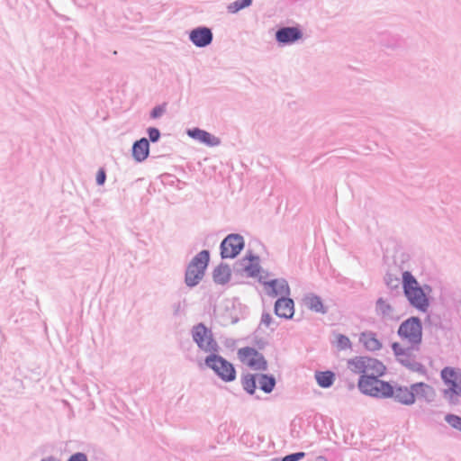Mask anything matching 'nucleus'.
Listing matches in <instances>:
<instances>
[{
    "mask_svg": "<svg viewBox=\"0 0 461 461\" xmlns=\"http://www.w3.org/2000/svg\"><path fill=\"white\" fill-rule=\"evenodd\" d=\"M347 366L350 372L356 375H366L368 373L371 375L384 374L386 367L378 359L369 357H354L348 360Z\"/></svg>",
    "mask_w": 461,
    "mask_h": 461,
    "instance_id": "7ed1b4c3",
    "label": "nucleus"
},
{
    "mask_svg": "<svg viewBox=\"0 0 461 461\" xmlns=\"http://www.w3.org/2000/svg\"><path fill=\"white\" fill-rule=\"evenodd\" d=\"M189 38L195 46L204 47L212 42V33L209 28L199 27L190 32Z\"/></svg>",
    "mask_w": 461,
    "mask_h": 461,
    "instance_id": "9b49d317",
    "label": "nucleus"
},
{
    "mask_svg": "<svg viewBox=\"0 0 461 461\" xmlns=\"http://www.w3.org/2000/svg\"><path fill=\"white\" fill-rule=\"evenodd\" d=\"M412 391L415 401L423 400L425 402H431L436 396V393L433 387L425 383L413 384Z\"/></svg>",
    "mask_w": 461,
    "mask_h": 461,
    "instance_id": "2eb2a0df",
    "label": "nucleus"
},
{
    "mask_svg": "<svg viewBox=\"0 0 461 461\" xmlns=\"http://www.w3.org/2000/svg\"><path fill=\"white\" fill-rule=\"evenodd\" d=\"M237 354L239 360L251 369L265 370L267 368V361L264 357L253 348H241Z\"/></svg>",
    "mask_w": 461,
    "mask_h": 461,
    "instance_id": "6e6552de",
    "label": "nucleus"
},
{
    "mask_svg": "<svg viewBox=\"0 0 461 461\" xmlns=\"http://www.w3.org/2000/svg\"><path fill=\"white\" fill-rule=\"evenodd\" d=\"M252 0H237L228 5V11L230 14H235L240 10L248 7L251 5Z\"/></svg>",
    "mask_w": 461,
    "mask_h": 461,
    "instance_id": "bb28decb",
    "label": "nucleus"
},
{
    "mask_svg": "<svg viewBox=\"0 0 461 461\" xmlns=\"http://www.w3.org/2000/svg\"><path fill=\"white\" fill-rule=\"evenodd\" d=\"M440 376L446 389L444 394L453 397V395L461 396V369L455 367H445L441 370Z\"/></svg>",
    "mask_w": 461,
    "mask_h": 461,
    "instance_id": "423d86ee",
    "label": "nucleus"
},
{
    "mask_svg": "<svg viewBox=\"0 0 461 461\" xmlns=\"http://www.w3.org/2000/svg\"><path fill=\"white\" fill-rule=\"evenodd\" d=\"M399 335L411 343H419L421 339V323L416 317L406 320L399 328Z\"/></svg>",
    "mask_w": 461,
    "mask_h": 461,
    "instance_id": "1a4fd4ad",
    "label": "nucleus"
},
{
    "mask_svg": "<svg viewBox=\"0 0 461 461\" xmlns=\"http://www.w3.org/2000/svg\"><path fill=\"white\" fill-rule=\"evenodd\" d=\"M304 304L305 306L310 309L311 311H314L316 312H325V309L322 303V301L321 298L314 294L307 295L304 298Z\"/></svg>",
    "mask_w": 461,
    "mask_h": 461,
    "instance_id": "412c9836",
    "label": "nucleus"
},
{
    "mask_svg": "<svg viewBox=\"0 0 461 461\" xmlns=\"http://www.w3.org/2000/svg\"><path fill=\"white\" fill-rule=\"evenodd\" d=\"M334 343H335V346L337 347V348L339 350H345V349L351 348V346H352L350 339L342 334H337L335 336Z\"/></svg>",
    "mask_w": 461,
    "mask_h": 461,
    "instance_id": "393cba45",
    "label": "nucleus"
},
{
    "mask_svg": "<svg viewBox=\"0 0 461 461\" xmlns=\"http://www.w3.org/2000/svg\"><path fill=\"white\" fill-rule=\"evenodd\" d=\"M160 136V133L158 129L156 128H150L149 130V137L150 140L157 141Z\"/></svg>",
    "mask_w": 461,
    "mask_h": 461,
    "instance_id": "2f4dec72",
    "label": "nucleus"
},
{
    "mask_svg": "<svg viewBox=\"0 0 461 461\" xmlns=\"http://www.w3.org/2000/svg\"><path fill=\"white\" fill-rule=\"evenodd\" d=\"M276 37L280 43H291L299 40L302 33L297 28L285 27L277 31Z\"/></svg>",
    "mask_w": 461,
    "mask_h": 461,
    "instance_id": "dca6fc26",
    "label": "nucleus"
},
{
    "mask_svg": "<svg viewBox=\"0 0 461 461\" xmlns=\"http://www.w3.org/2000/svg\"><path fill=\"white\" fill-rule=\"evenodd\" d=\"M243 247V238L238 234H230L221 244V256L222 258H233L240 254Z\"/></svg>",
    "mask_w": 461,
    "mask_h": 461,
    "instance_id": "9d476101",
    "label": "nucleus"
},
{
    "mask_svg": "<svg viewBox=\"0 0 461 461\" xmlns=\"http://www.w3.org/2000/svg\"><path fill=\"white\" fill-rule=\"evenodd\" d=\"M402 286L410 303L421 312L429 307V299L416 278L408 271L402 274Z\"/></svg>",
    "mask_w": 461,
    "mask_h": 461,
    "instance_id": "f257e3e1",
    "label": "nucleus"
},
{
    "mask_svg": "<svg viewBox=\"0 0 461 461\" xmlns=\"http://www.w3.org/2000/svg\"><path fill=\"white\" fill-rule=\"evenodd\" d=\"M393 396L397 402L411 405L415 402V397L412 391V384L411 386H398L396 388L392 387V393L389 397Z\"/></svg>",
    "mask_w": 461,
    "mask_h": 461,
    "instance_id": "f8f14e48",
    "label": "nucleus"
},
{
    "mask_svg": "<svg viewBox=\"0 0 461 461\" xmlns=\"http://www.w3.org/2000/svg\"><path fill=\"white\" fill-rule=\"evenodd\" d=\"M105 181V172L104 169H100L96 175V182L98 185H103Z\"/></svg>",
    "mask_w": 461,
    "mask_h": 461,
    "instance_id": "473e14b6",
    "label": "nucleus"
},
{
    "mask_svg": "<svg viewBox=\"0 0 461 461\" xmlns=\"http://www.w3.org/2000/svg\"><path fill=\"white\" fill-rule=\"evenodd\" d=\"M304 456L303 452L288 455L283 458V461H298Z\"/></svg>",
    "mask_w": 461,
    "mask_h": 461,
    "instance_id": "7c9ffc66",
    "label": "nucleus"
},
{
    "mask_svg": "<svg viewBox=\"0 0 461 461\" xmlns=\"http://www.w3.org/2000/svg\"><path fill=\"white\" fill-rule=\"evenodd\" d=\"M261 321L267 327L270 325V323L272 321V317L269 313H266V314L262 315Z\"/></svg>",
    "mask_w": 461,
    "mask_h": 461,
    "instance_id": "f704fd0d",
    "label": "nucleus"
},
{
    "mask_svg": "<svg viewBox=\"0 0 461 461\" xmlns=\"http://www.w3.org/2000/svg\"><path fill=\"white\" fill-rule=\"evenodd\" d=\"M192 335L194 340L202 350L212 354L218 350L217 342L212 338L211 330L206 328L203 323H199L194 327Z\"/></svg>",
    "mask_w": 461,
    "mask_h": 461,
    "instance_id": "0eeeda50",
    "label": "nucleus"
},
{
    "mask_svg": "<svg viewBox=\"0 0 461 461\" xmlns=\"http://www.w3.org/2000/svg\"><path fill=\"white\" fill-rule=\"evenodd\" d=\"M166 111V105L163 104V105H159V106H156L152 112H151V117L152 118H158L159 116H161Z\"/></svg>",
    "mask_w": 461,
    "mask_h": 461,
    "instance_id": "c756f323",
    "label": "nucleus"
},
{
    "mask_svg": "<svg viewBox=\"0 0 461 461\" xmlns=\"http://www.w3.org/2000/svg\"><path fill=\"white\" fill-rule=\"evenodd\" d=\"M187 133L190 137L208 146H217L220 144V140L217 137L205 131L200 129H193L189 130Z\"/></svg>",
    "mask_w": 461,
    "mask_h": 461,
    "instance_id": "f3484780",
    "label": "nucleus"
},
{
    "mask_svg": "<svg viewBox=\"0 0 461 461\" xmlns=\"http://www.w3.org/2000/svg\"><path fill=\"white\" fill-rule=\"evenodd\" d=\"M243 270L249 276H255L259 273L258 258L247 257L242 261Z\"/></svg>",
    "mask_w": 461,
    "mask_h": 461,
    "instance_id": "aec40b11",
    "label": "nucleus"
},
{
    "mask_svg": "<svg viewBox=\"0 0 461 461\" xmlns=\"http://www.w3.org/2000/svg\"><path fill=\"white\" fill-rule=\"evenodd\" d=\"M384 375L368 373L366 375H361L357 383L358 389L363 393L374 397H389V394L392 393L391 384L379 379Z\"/></svg>",
    "mask_w": 461,
    "mask_h": 461,
    "instance_id": "f03ea898",
    "label": "nucleus"
},
{
    "mask_svg": "<svg viewBox=\"0 0 461 461\" xmlns=\"http://www.w3.org/2000/svg\"><path fill=\"white\" fill-rule=\"evenodd\" d=\"M267 294L272 297H285L289 294L290 289L286 281L273 280L265 283Z\"/></svg>",
    "mask_w": 461,
    "mask_h": 461,
    "instance_id": "4468645a",
    "label": "nucleus"
},
{
    "mask_svg": "<svg viewBox=\"0 0 461 461\" xmlns=\"http://www.w3.org/2000/svg\"><path fill=\"white\" fill-rule=\"evenodd\" d=\"M68 461H87L86 455L77 453L73 455Z\"/></svg>",
    "mask_w": 461,
    "mask_h": 461,
    "instance_id": "72a5a7b5",
    "label": "nucleus"
},
{
    "mask_svg": "<svg viewBox=\"0 0 461 461\" xmlns=\"http://www.w3.org/2000/svg\"><path fill=\"white\" fill-rule=\"evenodd\" d=\"M242 385L244 390H246L249 393H254L256 390V380L253 375H246L242 378Z\"/></svg>",
    "mask_w": 461,
    "mask_h": 461,
    "instance_id": "a878e982",
    "label": "nucleus"
},
{
    "mask_svg": "<svg viewBox=\"0 0 461 461\" xmlns=\"http://www.w3.org/2000/svg\"><path fill=\"white\" fill-rule=\"evenodd\" d=\"M446 420L454 428L461 430V418L456 415H447Z\"/></svg>",
    "mask_w": 461,
    "mask_h": 461,
    "instance_id": "cd10ccee",
    "label": "nucleus"
},
{
    "mask_svg": "<svg viewBox=\"0 0 461 461\" xmlns=\"http://www.w3.org/2000/svg\"><path fill=\"white\" fill-rule=\"evenodd\" d=\"M376 306L378 311L383 314H387L391 311V306L383 299H379L377 301Z\"/></svg>",
    "mask_w": 461,
    "mask_h": 461,
    "instance_id": "c85d7f7f",
    "label": "nucleus"
},
{
    "mask_svg": "<svg viewBox=\"0 0 461 461\" xmlns=\"http://www.w3.org/2000/svg\"><path fill=\"white\" fill-rule=\"evenodd\" d=\"M360 342L367 350H378L382 344L373 332H363L360 336Z\"/></svg>",
    "mask_w": 461,
    "mask_h": 461,
    "instance_id": "6ab92c4d",
    "label": "nucleus"
},
{
    "mask_svg": "<svg viewBox=\"0 0 461 461\" xmlns=\"http://www.w3.org/2000/svg\"><path fill=\"white\" fill-rule=\"evenodd\" d=\"M275 312L281 318L291 319L294 314V301L285 296L279 298L275 303Z\"/></svg>",
    "mask_w": 461,
    "mask_h": 461,
    "instance_id": "ddd939ff",
    "label": "nucleus"
},
{
    "mask_svg": "<svg viewBox=\"0 0 461 461\" xmlns=\"http://www.w3.org/2000/svg\"><path fill=\"white\" fill-rule=\"evenodd\" d=\"M230 278V269L228 266H219L213 272V280L218 284H225Z\"/></svg>",
    "mask_w": 461,
    "mask_h": 461,
    "instance_id": "5701e85b",
    "label": "nucleus"
},
{
    "mask_svg": "<svg viewBox=\"0 0 461 461\" xmlns=\"http://www.w3.org/2000/svg\"><path fill=\"white\" fill-rule=\"evenodd\" d=\"M315 379L321 387L328 388L333 384L335 374L331 371L316 372Z\"/></svg>",
    "mask_w": 461,
    "mask_h": 461,
    "instance_id": "4be33fe9",
    "label": "nucleus"
},
{
    "mask_svg": "<svg viewBox=\"0 0 461 461\" xmlns=\"http://www.w3.org/2000/svg\"><path fill=\"white\" fill-rule=\"evenodd\" d=\"M393 348L394 353L397 356H400L402 353V349L401 346L398 343H394L393 345Z\"/></svg>",
    "mask_w": 461,
    "mask_h": 461,
    "instance_id": "c9c22d12",
    "label": "nucleus"
},
{
    "mask_svg": "<svg viewBox=\"0 0 461 461\" xmlns=\"http://www.w3.org/2000/svg\"><path fill=\"white\" fill-rule=\"evenodd\" d=\"M149 151V144L147 139L143 138L133 144L132 155L136 161L140 162L147 158Z\"/></svg>",
    "mask_w": 461,
    "mask_h": 461,
    "instance_id": "a211bd4d",
    "label": "nucleus"
},
{
    "mask_svg": "<svg viewBox=\"0 0 461 461\" xmlns=\"http://www.w3.org/2000/svg\"><path fill=\"white\" fill-rule=\"evenodd\" d=\"M209 259L210 255L207 250H202L192 259L185 273V283L187 285L194 286L202 280Z\"/></svg>",
    "mask_w": 461,
    "mask_h": 461,
    "instance_id": "20e7f679",
    "label": "nucleus"
},
{
    "mask_svg": "<svg viewBox=\"0 0 461 461\" xmlns=\"http://www.w3.org/2000/svg\"><path fill=\"white\" fill-rule=\"evenodd\" d=\"M258 382L260 384V388L265 393L272 392L276 384L275 379L272 376H267L266 375H260Z\"/></svg>",
    "mask_w": 461,
    "mask_h": 461,
    "instance_id": "b1692460",
    "label": "nucleus"
},
{
    "mask_svg": "<svg viewBox=\"0 0 461 461\" xmlns=\"http://www.w3.org/2000/svg\"><path fill=\"white\" fill-rule=\"evenodd\" d=\"M205 364L225 382H231L236 378L232 364L214 353L205 358Z\"/></svg>",
    "mask_w": 461,
    "mask_h": 461,
    "instance_id": "39448f33",
    "label": "nucleus"
}]
</instances>
